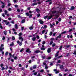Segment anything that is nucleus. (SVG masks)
Here are the masks:
<instances>
[{
	"label": "nucleus",
	"instance_id": "obj_51",
	"mask_svg": "<svg viewBox=\"0 0 76 76\" xmlns=\"http://www.w3.org/2000/svg\"><path fill=\"white\" fill-rule=\"evenodd\" d=\"M7 54H8V52H7L5 53V56H7Z\"/></svg>",
	"mask_w": 76,
	"mask_h": 76
},
{
	"label": "nucleus",
	"instance_id": "obj_23",
	"mask_svg": "<svg viewBox=\"0 0 76 76\" xmlns=\"http://www.w3.org/2000/svg\"><path fill=\"white\" fill-rule=\"evenodd\" d=\"M24 50V49H23V48H22L21 49V50H20V53H22V51H23Z\"/></svg>",
	"mask_w": 76,
	"mask_h": 76
},
{
	"label": "nucleus",
	"instance_id": "obj_32",
	"mask_svg": "<svg viewBox=\"0 0 76 76\" xmlns=\"http://www.w3.org/2000/svg\"><path fill=\"white\" fill-rule=\"evenodd\" d=\"M47 25H45L44 26V27L43 28V29H45L46 28H47Z\"/></svg>",
	"mask_w": 76,
	"mask_h": 76
},
{
	"label": "nucleus",
	"instance_id": "obj_19",
	"mask_svg": "<svg viewBox=\"0 0 76 76\" xmlns=\"http://www.w3.org/2000/svg\"><path fill=\"white\" fill-rule=\"evenodd\" d=\"M75 7H74V6H72L71 7V10H74V9H75Z\"/></svg>",
	"mask_w": 76,
	"mask_h": 76
},
{
	"label": "nucleus",
	"instance_id": "obj_13",
	"mask_svg": "<svg viewBox=\"0 0 76 76\" xmlns=\"http://www.w3.org/2000/svg\"><path fill=\"white\" fill-rule=\"evenodd\" d=\"M41 51L39 50H36L35 51V53H40Z\"/></svg>",
	"mask_w": 76,
	"mask_h": 76
},
{
	"label": "nucleus",
	"instance_id": "obj_43",
	"mask_svg": "<svg viewBox=\"0 0 76 76\" xmlns=\"http://www.w3.org/2000/svg\"><path fill=\"white\" fill-rule=\"evenodd\" d=\"M4 47V45L3 44H1V45L0 48H2V47Z\"/></svg>",
	"mask_w": 76,
	"mask_h": 76
},
{
	"label": "nucleus",
	"instance_id": "obj_64",
	"mask_svg": "<svg viewBox=\"0 0 76 76\" xmlns=\"http://www.w3.org/2000/svg\"><path fill=\"white\" fill-rule=\"evenodd\" d=\"M48 76H51V74H48Z\"/></svg>",
	"mask_w": 76,
	"mask_h": 76
},
{
	"label": "nucleus",
	"instance_id": "obj_61",
	"mask_svg": "<svg viewBox=\"0 0 76 76\" xmlns=\"http://www.w3.org/2000/svg\"><path fill=\"white\" fill-rule=\"evenodd\" d=\"M32 14H31V15H29V18H31V17H32Z\"/></svg>",
	"mask_w": 76,
	"mask_h": 76
},
{
	"label": "nucleus",
	"instance_id": "obj_33",
	"mask_svg": "<svg viewBox=\"0 0 76 76\" xmlns=\"http://www.w3.org/2000/svg\"><path fill=\"white\" fill-rule=\"evenodd\" d=\"M48 18V16H45L44 17V18L45 19H47Z\"/></svg>",
	"mask_w": 76,
	"mask_h": 76
},
{
	"label": "nucleus",
	"instance_id": "obj_34",
	"mask_svg": "<svg viewBox=\"0 0 76 76\" xmlns=\"http://www.w3.org/2000/svg\"><path fill=\"white\" fill-rule=\"evenodd\" d=\"M26 16H29V13H26Z\"/></svg>",
	"mask_w": 76,
	"mask_h": 76
},
{
	"label": "nucleus",
	"instance_id": "obj_36",
	"mask_svg": "<svg viewBox=\"0 0 76 76\" xmlns=\"http://www.w3.org/2000/svg\"><path fill=\"white\" fill-rule=\"evenodd\" d=\"M14 60H16V59H18V57L17 56H15L14 58Z\"/></svg>",
	"mask_w": 76,
	"mask_h": 76
},
{
	"label": "nucleus",
	"instance_id": "obj_14",
	"mask_svg": "<svg viewBox=\"0 0 76 76\" xmlns=\"http://www.w3.org/2000/svg\"><path fill=\"white\" fill-rule=\"evenodd\" d=\"M13 1L14 2V3H17L18 1L17 0H13Z\"/></svg>",
	"mask_w": 76,
	"mask_h": 76
},
{
	"label": "nucleus",
	"instance_id": "obj_6",
	"mask_svg": "<svg viewBox=\"0 0 76 76\" xmlns=\"http://www.w3.org/2000/svg\"><path fill=\"white\" fill-rule=\"evenodd\" d=\"M59 51L57 52V53L55 55V57H57L58 56V53H59Z\"/></svg>",
	"mask_w": 76,
	"mask_h": 76
},
{
	"label": "nucleus",
	"instance_id": "obj_7",
	"mask_svg": "<svg viewBox=\"0 0 76 76\" xmlns=\"http://www.w3.org/2000/svg\"><path fill=\"white\" fill-rule=\"evenodd\" d=\"M32 39L33 41H35V40L36 39V37H34L32 38Z\"/></svg>",
	"mask_w": 76,
	"mask_h": 76
},
{
	"label": "nucleus",
	"instance_id": "obj_60",
	"mask_svg": "<svg viewBox=\"0 0 76 76\" xmlns=\"http://www.w3.org/2000/svg\"><path fill=\"white\" fill-rule=\"evenodd\" d=\"M2 15L3 17H5V15H4V14H2Z\"/></svg>",
	"mask_w": 76,
	"mask_h": 76
},
{
	"label": "nucleus",
	"instance_id": "obj_26",
	"mask_svg": "<svg viewBox=\"0 0 76 76\" xmlns=\"http://www.w3.org/2000/svg\"><path fill=\"white\" fill-rule=\"evenodd\" d=\"M37 3H34L32 4V6H35V5H37Z\"/></svg>",
	"mask_w": 76,
	"mask_h": 76
},
{
	"label": "nucleus",
	"instance_id": "obj_25",
	"mask_svg": "<svg viewBox=\"0 0 76 76\" xmlns=\"http://www.w3.org/2000/svg\"><path fill=\"white\" fill-rule=\"evenodd\" d=\"M2 50H4V48H2L1 49V48L0 47V50L1 51H2Z\"/></svg>",
	"mask_w": 76,
	"mask_h": 76
},
{
	"label": "nucleus",
	"instance_id": "obj_30",
	"mask_svg": "<svg viewBox=\"0 0 76 76\" xmlns=\"http://www.w3.org/2000/svg\"><path fill=\"white\" fill-rule=\"evenodd\" d=\"M37 68V66L34 65L33 67V68L34 69H36Z\"/></svg>",
	"mask_w": 76,
	"mask_h": 76
},
{
	"label": "nucleus",
	"instance_id": "obj_50",
	"mask_svg": "<svg viewBox=\"0 0 76 76\" xmlns=\"http://www.w3.org/2000/svg\"><path fill=\"white\" fill-rule=\"evenodd\" d=\"M52 34L53 32H52V31H51L50 32L49 35L51 36V35H52Z\"/></svg>",
	"mask_w": 76,
	"mask_h": 76
},
{
	"label": "nucleus",
	"instance_id": "obj_1",
	"mask_svg": "<svg viewBox=\"0 0 76 76\" xmlns=\"http://www.w3.org/2000/svg\"><path fill=\"white\" fill-rule=\"evenodd\" d=\"M43 64L44 65H45V69H48V66H47V64H46V63H45L44 62Z\"/></svg>",
	"mask_w": 76,
	"mask_h": 76
},
{
	"label": "nucleus",
	"instance_id": "obj_15",
	"mask_svg": "<svg viewBox=\"0 0 76 76\" xmlns=\"http://www.w3.org/2000/svg\"><path fill=\"white\" fill-rule=\"evenodd\" d=\"M52 17H53V15H51L50 16L48 17V19H51V18H52Z\"/></svg>",
	"mask_w": 76,
	"mask_h": 76
},
{
	"label": "nucleus",
	"instance_id": "obj_27",
	"mask_svg": "<svg viewBox=\"0 0 76 76\" xmlns=\"http://www.w3.org/2000/svg\"><path fill=\"white\" fill-rule=\"evenodd\" d=\"M25 19H23L22 21H21V23H23L24 22H25Z\"/></svg>",
	"mask_w": 76,
	"mask_h": 76
},
{
	"label": "nucleus",
	"instance_id": "obj_38",
	"mask_svg": "<svg viewBox=\"0 0 76 76\" xmlns=\"http://www.w3.org/2000/svg\"><path fill=\"white\" fill-rule=\"evenodd\" d=\"M4 34L5 35H7V33H6V32L4 31Z\"/></svg>",
	"mask_w": 76,
	"mask_h": 76
},
{
	"label": "nucleus",
	"instance_id": "obj_55",
	"mask_svg": "<svg viewBox=\"0 0 76 76\" xmlns=\"http://www.w3.org/2000/svg\"><path fill=\"white\" fill-rule=\"evenodd\" d=\"M61 20V18H60L58 20V21L59 22H60Z\"/></svg>",
	"mask_w": 76,
	"mask_h": 76
},
{
	"label": "nucleus",
	"instance_id": "obj_52",
	"mask_svg": "<svg viewBox=\"0 0 76 76\" xmlns=\"http://www.w3.org/2000/svg\"><path fill=\"white\" fill-rule=\"evenodd\" d=\"M12 31H14V32H15V31H16V30H15V28H12Z\"/></svg>",
	"mask_w": 76,
	"mask_h": 76
},
{
	"label": "nucleus",
	"instance_id": "obj_46",
	"mask_svg": "<svg viewBox=\"0 0 76 76\" xmlns=\"http://www.w3.org/2000/svg\"><path fill=\"white\" fill-rule=\"evenodd\" d=\"M45 30H43L42 32V34H44V32H45Z\"/></svg>",
	"mask_w": 76,
	"mask_h": 76
},
{
	"label": "nucleus",
	"instance_id": "obj_28",
	"mask_svg": "<svg viewBox=\"0 0 76 76\" xmlns=\"http://www.w3.org/2000/svg\"><path fill=\"white\" fill-rule=\"evenodd\" d=\"M14 45V43L13 42H12V43L11 44H10V46H13Z\"/></svg>",
	"mask_w": 76,
	"mask_h": 76
},
{
	"label": "nucleus",
	"instance_id": "obj_57",
	"mask_svg": "<svg viewBox=\"0 0 76 76\" xmlns=\"http://www.w3.org/2000/svg\"><path fill=\"white\" fill-rule=\"evenodd\" d=\"M11 23H13V24H14V21L13 20H12L11 21Z\"/></svg>",
	"mask_w": 76,
	"mask_h": 76
},
{
	"label": "nucleus",
	"instance_id": "obj_22",
	"mask_svg": "<svg viewBox=\"0 0 76 76\" xmlns=\"http://www.w3.org/2000/svg\"><path fill=\"white\" fill-rule=\"evenodd\" d=\"M7 22V20H3V22H5V23Z\"/></svg>",
	"mask_w": 76,
	"mask_h": 76
},
{
	"label": "nucleus",
	"instance_id": "obj_20",
	"mask_svg": "<svg viewBox=\"0 0 76 76\" xmlns=\"http://www.w3.org/2000/svg\"><path fill=\"white\" fill-rule=\"evenodd\" d=\"M36 38L37 39H39V36L38 35H37Z\"/></svg>",
	"mask_w": 76,
	"mask_h": 76
},
{
	"label": "nucleus",
	"instance_id": "obj_9",
	"mask_svg": "<svg viewBox=\"0 0 76 76\" xmlns=\"http://www.w3.org/2000/svg\"><path fill=\"white\" fill-rule=\"evenodd\" d=\"M39 22L41 24H43L44 23V21L41 20L39 21Z\"/></svg>",
	"mask_w": 76,
	"mask_h": 76
},
{
	"label": "nucleus",
	"instance_id": "obj_42",
	"mask_svg": "<svg viewBox=\"0 0 76 76\" xmlns=\"http://www.w3.org/2000/svg\"><path fill=\"white\" fill-rule=\"evenodd\" d=\"M17 11L18 12H20V9H18Z\"/></svg>",
	"mask_w": 76,
	"mask_h": 76
},
{
	"label": "nucleus",
	"instance_id": "obj_56",
	"mask_svg": "<svg viewBox=\"0 0 76 76\" xmlns=\"http://www.w3.org/2000/svg\"><path fill=\"white\" fill-rule=\"evenodd\" d=\"M51 41H53V40H54V38H52L50 39Z\"/></svg>",
	"mask_w": 76,
	"mask_h": 76
},
{
	"label": "nucleus",
	"instance_id": "obj_2",
	"mask_svg": "<svg viewBox=\"0 0 76 76\" xmlns=\"http://www.w3.org/2000/svg\"><path fill=\"white\" fill-rule=\"evenodd\" d=\"M47 52L48 53H50L51 52V48H48L47 50Z\"/></svg>",
	"mask_w": 76,
	"mask_h": 76
},
{
	"label": "nucleus",
	"instance_id": "obj_17",
	"mask_svg": "<svg viewBox=\"0 0 76 76\" xmlns=\"http://www.w3.org/2000/svg\"><path fill=\"white\" fill-rule=\"evenodd\" d=\"M2 4H3V5L1 6L2 8H4V4L3 3H2Z\"/></svg>",
	"mask_w": 76,
	"mask_h": 76
},
{
	"label": "nucleus",
	"instance_id": "obj_59",
	"mask_svg": "<svg viewBox=\"0 0 76 76\" xmlns=\"http://www.w3.org/2000/svg\"><path fill=\"white\" fill-rule=\"evenodd\" d=\"M56 12V11H53L52 12V13H55Z\"/></svg>",
	"mask_w": 76,
	"mask_h": 76
},
{
	"label": "nucleus",
	"instance_id": "obj_24",
	"mask_svg": "<svg viewBox=\"0 0 76 76\" xmlns=\"http://www.w3.org/2000/svg\"><path fill=\"white\" fill-rule=\"evenodd\" d=\"M5 15L7 16H10L9 14H7L6 13H5Z\"/></svg>",
	"mask_w": 76,
	"mask_h": 76
},
{
	"label": "nucleus",
	"instance_id": "obj_37",
	"mask_svg": "<svg viewBox=\"0 0 76 76\" xmlns=\"http://www.w3.org/2000/svg\"><path fill=\"white\" fill-rule=\"evenodd\" d=\"M2 39L3 41H4V40L5 39V37L4 36L2 38Z\"/></svg>",
	"mask_w": 76,
	"mask_h": 76
},
{
	"label": "nucleus",
	"instance_id": "obj_41",
	"mask_svg": "<svg viewBox=\"0 0 76 76\" xmlns=\"http://www.w3.org/2000/svg\"><path fill=\"white\" fill-rule=\"evenodd\" d=\"M12 39L13 40H15V38L14 37H12Z\"/></svg>",
	"mask_w": 76,
	"mask_h": 76
},
{
	"label": "nucleus",
	"instance_id": "obj_45",
	"mask_svg": "<svg viewBox=\"0 0 76 76\" xmlns=\"http://www.w3.org/2000/svg\"><path fill=\"white\" fill-rule=\"evenodd\" d=\"M66 31H64V32H63L62 33H61V34H66Z\"/></svg>",
	"mask_w": 76,
	"mask_h": 76
},
{
	"label": "nucleus",
	"instance_id": "obj_53",
	"mask_svg": "<svg viewBox=\"0 0 76 76\" xmlns=\"http://www.w3.org/2000/svg\"><path fill=\"white\" fill-rule=\"evenodd\" d=\"M5 69V68L4 67H2L1 70H4Z\"/></svg>",
	"mask_w": 76,
	"mask_h": 76
},
{
	"label": "nucleus",
	"instance_id": "obj_16",
	"mask_svg": "<svg viewBox=\"0 0 76 76\" xmlns=\"http://www.w3.org/2000/svg\"><path fill=\"white\" fill-rule=\"evenodd\" d=\"M10 23L9 22L7 21V22L5 23V24L6 25H8Z\"/></svg>",
	"mask_w": 76,
	"mask_h": 76
},
{
	"label": "nucleus",
	"instance_id": "obj_47",
	"mask_svg": "<svg viewBox=\"0 0 76 76\" xmlns=\"http://www.w3.org/2000/svg\"><path fill=\"white\" fill-rule=\"evenodd\" d=\"M14 6L15 7H16V8L18 7V5H14Z\"/></svg>",
	"mask_w": 76,
	"mask_h": 76
},
{
	"label": "nucleus",
	"instance_id": "obj_58",
	"mask_svg": "<svg viewBox=\"0 0 76 76\" xmlns=\"http://www.w3.org/2000/svg\"><path fill=\"white\" fill-rule=\"evenodd\" d=\"M4 12L5 13H6V14H7V11L6 10H5Z\"/></svg>",
	"mask_w": 76,
	"mask_h": 76
},
{
	"label": "nucleus",
	"instance_id": "obj_35",
	"mask_svg": "<svg viewBox=\"0 0 76 76\" xmlns=\"http://www.w3.org/2000/svg\"><path fill=\"white\" fill-rule=\"evenodd\" d=\"M33 74H34V75H37V72H36L34 73Z\"/></svg>",
	"mask_w": 76,
	"mask_h": 76
},
{
	"label": "nucleus",
	"instance_id": "obj_29",
	"mask_svg": "<svg viewBox=\"0 0 76 76\" xmlns=\"http://www.w3.org/2000/svg\"><path fill=\"white\" fill-rule=\"evenodd\" d=\"M19 36H21L22 35V33H20L19 34H18Z\"/></svg>",
	"mask_w": 76,
	"mask_h": 76
},
{
	"label": "nucleus",
	"instance_id": "obj_21",
	"mask_svg": "<svg viewBox=\"0 0 76 76\" xmlns=\"http://www.w3.org/2000/svg\"><path fill=\"white\" fill-rule=\"evenodd\" d=\"M22 41H21V42H20V43H19V45H20V46H21V45H22Z\"/></svg>",
	"mask_w": 76,
	"mask_h": 76
},
{
	"label": "nucleus",
	"instance_id": "obj_48",
	"mask_svg": "<svg viewBox=\"0 0 76 76\" xmlns=\"http://www.w3.org/2000/svg\"><path fill=\"white\" fill-rule=\"evenodd\" d=\"M71 31H72V29H70L69 30V32H70Z\"/></svg>",
	"mask_w": 76,
	"mask_h": 76
},
{
	"label": "nucleus",
	"instance_id": "obj_31",
	"mask_svg": "<svg viewBox=\"0 0 76 76\" xmlns=\"http://www.w3.org/2000/svg\"><path fill=\"white\" fill-rule=\"evenodd\" d=\"M45 44V41H43L42 42V44H43V45H44Z\"/></svg>",
	"mask_w": 76,
	"mask_h": 76
},
{
	"label": "nucleus",
	"instance_id": "obj_8",
	"mask_svg": "<svg viewBox=\"0 0 76 76\" xmlns=\"http://www.w3.org/2000/svg\"><path fill=\"white\" fill-rule=\"evenodd\" d=\"M61 34H60L57 37V38H61Z\"/></svg>",
	"mask_w": 76,
	"mask_h": 76
},
{
	"label": "nucleus",
	"instance_id": "obj_39",
	"mask_svg": "<svg viewBox=\"0 0 76 76\" xmlns=\"http://www.w3.org/2000/svg\"><path fill=\"white\" fill-rule=\"evenodd\" d=\"M55 45H56V44L55 43H54L52 45L53 47H55Z\"/></svg>",
	"mask_w": 76,
	"mask_h": 76
},
{
	"label": "nucleus",
	"instance_id": "obj_44",
	"mask_svg": "<svg viewBox=\"0 0 76 76\" xmlns=\"http://www.w3.org/2000/svg\"><path fill=\"white\" fill-rule=\"evenodd\" d=\"M63 67V65H61L60 66V69H62Z\"/></svg>",
	"mask_w": 76,
	"mask_h": 76
},
{
	"label": "nucleus",
	"instance_id": "obj_49",
	"mask_svg": "<svg viewBox=\"0 0 76 76\" xmlns=\"http://www.w3.org/2000/svg\"><path fill=\"white\" fill-rule=\"evenodd\" d=\"M62 48H63V45H62L60 46V47L59 48L60 50H61Z\"/></svg>",
	"mask_w": 76,
	"mask_h": 76
},
{
	"label": "nucleus",
	"instance_id": "obj_11",
	"mask_svg": "<svg viewBox=\"0 0 76 76\" xmlns=\"http://www.w3.org/2000/svg\"><path fill=\"white\" fill-rule=\"evenodd\" d=\"M36 10L37 13H39V11H40V10H39V9L38 8H37L36 9Z\"/></svg>",
	"mask_w": 76,
	"mask_h": 76
},
{
	"label": "nucleus",
	"instance_id": "obj_63",
	"mask_svg": "<svg viewBox=\"0 0 76 76\" xmlns=\"http://www.w3.org/2000/svg\"><path fill=\"white\" fill-rule=\"evenodd\" d=\"M73 54H75L76 55V51H75L73 53Z\"/></svg>",
	"mask_w": 76,
	"mask_h": 76
},
{
	"label": "nucleus",
	"instance_id": "obj_54",
	"mask_svg": "<svg viewBox=\"0 0 76 76\" xmlns=\"http://www.w3.org/2000/svg\"><path fill=\"white\" fill-rule=\"evenodd\" d=\"M40 16V14H37V17L38 18H39Z\"/></svg>",
	"mask_w": 76,
	"mask_h": 76
},
{
	"label": "nucleus",
	"instance_id": "obj_10",
	"mask_svg": "<svg viewBox=\"0 0 76 76\" xmlns=\"http://www.w3.org/2000/svg\"><path fill=\"white\" fill-rule=\"evenodd\" d=\"M15 28L16 29H18V25L17 24H16L15 25Z\"/></svg>",
	"mask_w": 76,
	"mask_h": 76
},
{
	"label": "nucleus",
	"instance_id": "obj_18",
	"mask_svg": "<svg viewBox=\"0 0 76 76\" xmlns=\"http://www.w3.org/2000/svg\"><path fill=\"white\" fill-rule=\"evenodd\" d=\"M41 50H45V48H41Z\"/></svg>",
	"mask_w": 76,
	"mask_h": 76
},
{
	"label": "nucleus",
	"instance_id": "obj_62",
	"mask_svg": "<svg viewBox=\"0 0 76 76\" xmlns=\"http://www.w3.org/2000/svg\"><path fill=\"white\" fill-rule=\"evenodd\" d=\"M8 10L9 11H11V10H12V9L10 8H9L8 9Z\"/></svg>",
	"mask_w": 76,
	"mask_h": 76
},
{
	"label": "nucleus",
	"instance_id": "obj_3",
	"mask_svg": "<svg viewBox=\"0 0 76 76\" xmlns=\"http://www.w3.org/2000/svg\"><path fill=\"white\" fill-rule=\"evenodd\" d=\"M19 39H21V41H23V39L22 37H19Z\"/></svg>",
	"mask_w": 76,
	"mask_h": 76
},
{
	"label": "nucleus",
	"instance_id": "obj_12",
	"mask_svg": "<svg viewBox=\"0 0 76 76\" xmlns=\"http://www.w3.org/2000/svg\"><path fill=\"white\" fill-rule=\"evenodd\" d=\"M34 29V27L33 26H31L29 27V29L30 30H32V29Z\"/></svg>",
	"mask_w": 76,
	"mask_h": 76
},
{
	"label": "nucleus",
	"instance_id": "obj_4",
	"mask_svg": "<svg viewBox=\"0 0 76 76\" xmlns=\"http://www.w3.org/2000/svg\"><path fill=\"white\" fill-rule=\"evenodd\" d=\"M53 71H54V72H56V74H57V73H59V71H57L56 69H54Z\"/></svg>",
	"mask_w": 76,
	"mask_h": 76
},
{
	"label": "nucleus",
	"instance_id": "obj_40",
	"mask_svg": "<svg viewBox=\"0 0 76 76\" xmlns=\"http://www.w3.org/2000/svg\"><path fill=\"white\" fill-rule=\"evenodd\" d=\"M51 58V57H49L47 58V59L48 60H50Z\"/></svg>",
	"mask_w": 76,
	"mask_h": 76
},
{
	"label": "nucleus",
	"instance_id": "obj_5",
	"mask_svg": "<svg viewBox=\"0 0 76 76\" xmlns=\"http://www.w3.org/2000/svg\"><path fill=\"white\" fill-rule=\"evenodd\" d=\"M26 52H28L29 53H31V51L29 50V49L28 48L26 50Z\"/></svg>",
	"mask_w": 76,
	"mask_h": 76
}]
</instances>
